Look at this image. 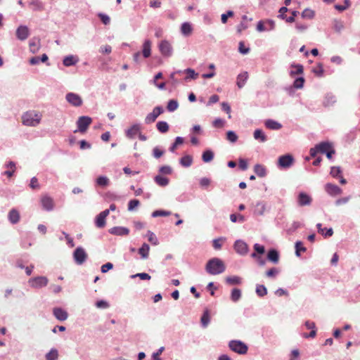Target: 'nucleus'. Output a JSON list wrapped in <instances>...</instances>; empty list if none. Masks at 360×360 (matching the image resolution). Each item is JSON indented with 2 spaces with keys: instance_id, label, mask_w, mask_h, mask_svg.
<instances>
[{
  "instance_id": "nucleus-1",
  "label": "nucleus",
  "mask_w": 360,
  "mask_h": 360,
  "mask_svg": "<svg viewBox=\"0 0 360 360\" xmlns=\"http://www.w3.org/2000/svg\"><path fill=\"white\" fill-rule=\"evenodd\" d=\"M226 266L224 262L218 258L213 257L208 260L205 265V270L207 273L211 275H218L224 272Z\"/></svg>"
},
{
  "instance_id": "nucleus-2",
  "label": "nucleus",
  "mask_w": 360,
  "mask_h": 360,
  "mask_svg": "<svg viewBox=\"0 0 360 360\" xmlns=\"http://www.w3.org/2000/svg\"><path fill=\"white\" fill-rule=\"evenodd\" d=\"M22 124L28 127H36L40 123L41 115L35 111H28L22 116Z\"/></svg>"
},
{
  "instance_id": "nucleus-3",
  "label": "nucleus",
  "mask_w": 360,
  "mask_h": 360,
  "mask_svg": "<svg viewBox=\"0 0 360 360\" xmlns=\"http://www.w3.org/2000/svg\"><path fill=\"white\" fill-rule=\"evenodd\" d=\"M229 347L231 350L238 354H245L248 350V345L240 340H231L229 342Z\"/></svg>"
},
{
  "instance_id": "nucleus-4",
  "label": "nucleus",
  "mask_w": 360,
  "mask_h": 360,
  "mask_svg": "<svg viewBox=\"0 0 360 360\" xmlns=\"http://www.w3.org/2000/svg\"><path fill=\"white\" fill-rule=\"evenodd\" d=\"M91 122L92 119L89 116L79 117L76 122L77 129L75 130L74 132H80L82 134H84L87 131Z\"/></svg>"
},
{
  "instance_id": "nucleus-5",
  "label": "nucleus",
  "mask_w": 360,
  "mask_h": 360,
  "mask_svg": "<svg viewBox=\"0 0 360 360\" xmlns=\"http://www.w3.org/2000/svg\"><path fill=\"white\" fill-rule=\"evenodd\" d=\"M49 279L46 276H36L28 281L29 285L33 288H41L48 285Z\"/></svg>"
},
{
  "instance_id": "nucleus-6",
  "label": "nucleus",
  "mask_w": 360,
  "mask_h": 360,
  "mask_svg": "<svg viewBox=\"0 0 360 360\" xmlns=\"http://www.w3.org/2000/svg\"><path fill=\"white\" fill-rule=\"evenodd\" d=\"M87 254L85 250L82 247H77L73 252V258L75 263L82 265L87 259Z\"/></svg>"
},
{
  "instance_id": "nucleus-7",
  "label": "nucleus",
  "mask_w": 360,
  "mask_h": 360,
  "mask_svg": "<svg viewBox=\"0 0 360 360\" xmlns=\"http://www.w3.org/2000/svg\"><path fill=\"white\" fill-rule=\"evenodd\" d=\"M159 51L164 57H170L173 53L172 44L167 40H162L158 45Z\"/></svg>"
},
{
  "instance_id": "nucleus-8",
  "label": "nucleus",
  "mask_w": 360,
  "mask_h": 360,
  "mask_svg": "<svg viewBox=\"0 0 360 360\" xmlns=\"http://www.w3.org/2000/svg\"><path fill=\"white\" fill-rule=\"evenodd\" d=\"M164 109L162 106H156L153 108V111L148 113L145 117V123L148 124L154 122L158 117L163 113Z\"/></svg>"
},
{
  "instance_id": "nucleus-9",
  "label": "nucleus",
  "mask_w": 360,
  "mask_h": 360,
  "mask_svg": "<svg viewBox=\"0 0 360 360\" xmlns=\"http://www.w3.org/2000/svg\"><path fill=\"white\" fill-rule=\"evenodd\" d=\"M294 162V158L292 155L286 154L281 155L278 160V166L281 168L287 169L290 167Z\"/></svg>"
},
{
  "instance_id": "nucleus-10",
  "label": "nucleus",
  "mask_w": 360,
  "mask_h": 360,
  "mask_svg": "<svg viewBox=\"0 0 360 360\" xmlns=\"http://www.w3.org/2000/svg\"><path fill=\"white\" fill-rule=\"evenodd\" d=\"M66 101L75 107H79L82 105V99L79 95L75 93H68L65 96Z\"/></svg>"
},
{
  "instance_id": "nucleus-11",
  "label": "nucleus",
  "mask_w": 360,
  "mask_h": 360,
  "mask_svg": "<svg viewBox=\"0 0 360 360\" xmlns=\"http://www.w3.org/2000/svg\"><path fill=\"white\" fill-rule=\"evenodd\" d=\"M15 35L18 39L25 41L30 36V30L26 25H20L16 30Z\"/></svg>"
},
{
  "instance_id": "nucleus-12",
  "label": "nucleus",
  "mask_w": 360,
  "mask_h": 360,
  "mask_svg": "<svg viewBox=\"0 0 360 360\" xmlns=\"http://www.w3.org/2000/svg\"><path fill=\"white\" fill-rule=\"evenodd\" d=\"M234 249L237 253L240 255H245L248 253V246L246 243L241 240H237L234 243Z\"/></svg>"
},
{
  "instance_id": "nucleus-13",
  "label": "nucleus",
  "mask_w": 360,
  "mask_h": 360,
  "mask_svg": "<svg viewBox=\"0 0 360 360\" xmlns=\"http://www.w3.org/2000/svg\"><path fill=\"white\" fill-rule=\"evenodd\" d=\"M312 202V198L310 195L304 192H301L297 196V204L299 206L309 205Z\"/></svg>"
},
{
  "instance_id": "nucleus-14",
  "label": "nucleus",
  "mask_w": 360,
  "mask_h": 360,
  "mask_svg": "<svg viewBox=\"0 0 360 360\" xmlns=\"http://www.w3.org/2000/svg\"><path fill=\"white\" fill-rule=\"evenodd\" d=\"M41 203L43 209L46 211H51L54 207L53 199L49 195H44L41 198Z\"/></svg>"
},
{
  "instance_id": "nucleus-15",
  "label": "nucleus",
  "mask_w": 360,
  "mask_h": 360,
  "mask_svg": "<svg viewBox=\"0 0 360 360\" xmlns=\"http://www.w3.org/2000/svg\"><path fill=\"white\" fill-rule=\"evenodd\" d=\"M53 314L56 317V319L60 321H65L68 317V312L60 308V307H55L53 309Z\"/></svg>"
},
{
  "instance_id": "nucleus-16",
  "label": "nucleus",
  "mask_w": 360,
  "mask_h": 360,
  "mask_svg": "<svg viewBox=\"0 0 360 360\" xmlns=\"http://www.w3.org/2000/svg\"><path fill=\"white\" fill-rule=\"evenodd\" d=\"M326 191L330 195H337L342 193V189L335 184L328 183L325 186Z\"/></svg>"
},
{
  "instance_id": "nucleus-17",
  "label": "nucleus",
  "mask_w": 360,
  "mask_h": 360,
  "mask_svg": "<svg viewBox=\"0 0 360 360\" xmlns=\"http://www.w3.org/2000/svg\"><path fill=\"white\" fill-rule=\"evenodd\" d=\"M109 233L115 236H127L129 233V229L123 226H115L109 229Z\"/></svg>"
},
{
  "instance_id": "nucleus-18",
  "label": "nucleus",
  "mask_w": 360,
  "mask_h": 360,
  "mask_svg": "<svg viewBox=\"0 0 360 360\" xmlns=\"http://www.w3.org/2000/svg\"><path fill=\"white\" fill-rule=\"evenodd\" d=\"M141 126L139 124H134L130 128L126 130V136L129 139H134L135 136L140 132Z\"/></svg>"
},
{
  "instance_id": "nucleus-19",
  "label": "nucleus",
  "mask_w": 360,
  "mask_h": 360,
  "mask_svg": "<svg viewBox=\"0 0 360 360\" xmlns=\"http://www.w3.org/2000/svg\"><path fill=\"white\" fill-rule=\"evenodd\" d=\"M8 219L12 224H16L20 219L19 212L16 209H11L8 212Z\"/></svg>"
},
{
  "instance_id": "nucleus-20",
  "label": "nucleus",
  "mask_w": 360,
  "mask_h": 360,
  "mask_svg": "<svg viewBox=\"0 0 360 360\" xmlns=\"http://www.w3.org/2000/svg\"><path fill=\"white\" fill-rule=\"evenodd\" d=\"M151 41L149 39H146L143 44L142 55L143 58H147L151 55Z\"/></svg>"
},
{
  "instance_id": "nucleus-21",
  "label": "nucleus",
  "mask_w": 360,
  "mask_h": 360,
  "mask_svg": "<svg viewBox=\"0 0 360 360\" xmlns=\"http://www.w3.org/2000/svg\"><path fill=\"white\" fill-rule=\"evenodd\" d=\"M79 61V58L76 56L70 55L63 58V63L65 67L75 65Z\"/></svg>"
},
{
  "instance_id": "nucleus-22",
  "label": "nucleus",
  "mask_w": 360,
  "mask_h": 360,
  "mask_svg": "<svg viewBox=\"0 0 360 360\" xmlns=\"http://www.w3.org/2000/svg\"><path fill=\"white\" fill-rule=\"evenodd\" d=\"M316 147L319 151L322 154H324L327 150L333 147V144L328 141H323L316 145Z\"/></svg>"
},
{
  "instance_id": "nucleus-23",
  "label": "nucleus",
  "mask_w": 360,
  "mask_h": 360,
  "mask_svg": "<svg viewBox=\"0 0 360 360\" xmlns=\"http://www.w3.org/2000/svg\"><path fill=\"white\" fill-rule=\"evenodd\" d=\"M248 79V72H243L240 74H239L237 77V82L236 84L239 89L243 88L247 80Z\"/></svg>"
},
{
  "instance_id": "nucleus-24",
  "label": "nucleus",
  "mask_w": 360,
  "mask_h": 360,
  "mask_svg": "<svg viewBox=\"0 0 360 360\" xmlns=\"http://www.w3.org/2000/svg\"><path fill=\"white\" fill-rule=\"evenodd\" d=\"M266 127L272 130H279L282 128V124L277 121L274 120H266L264 123Z\"/></svg>"
},
{
  "instance_id": "nucleus-25",
  "label": "nucleus",
  "mask_w": 360,
  "mask_h": 360,
  "mask_svg": "<svg viewBox=\"0 0 360 360\" xmlns=\"http://www.w3.org/2000/svg\"><path fill=\"white\" fill-rule=\"evenodd\" d=\"M29 6L34 11H41L44 10V5L40 0H31Z\"/></svg>"
},
{
  "instance_id": "nucleus-26",
  "label": "nucleus",
  "mask_w": 360,
  "mask_h": 360,
  "mask_svg": "<svg viewBox=\"0 0 360 360\" xmlns=\"http://www.w3.org/2000/svg\"><path fill=\"white\" fill-rule=\"evenodd\" d=\"M336 103V98L334 95L331 94H328L326 95L324 100L323 101V105L324 107H330L333 106Z\"/></svg>"
},
{
  "instance_id": "nucleus-27",
  "label": "nucleus",
  "mask_w": 360,
  "mask_h": 360,
  "mask_svg": "<svg viewBox=\"0 0 360 360\" xmlns=\"http://www.w3.org/2000/svg\"><path fill=\"white\" fill-rule=\"evenodd\" d=\"M254 172L259 177H264L267 174L266 167L260 164H256L254 166Z\"/></svg>"
},
{
  "instance_id": "nucleus-28",
  "label": "nucleus",
  "mask_w": 360,
  "mask_h": 360,
  "mask_svg": "<svg viewBox=\"0 0 360 360\" xmlns=\"http://www.w3.org/2000/svg\"><path fill=\"white\" fill-rule=\"evenodd\" d=\"M316 227L318 229V232L325 237H330L333 234V230L332 228L329 229H323L322 224L321 223H318L316 224Z\"/></svg>"
},
{
  "instance_id": "nucleus-29",
  "label": "nucleus",
  "mask_w": 360,
  "mask_h": 360,
  "mask_svg": "<svg viewBox=\"0 0 360 360\" xmlns=\"http://www.w3.org/2000/svg\"><path fill=\"white\" fill-rule=\"evenodd\" d=\"M267 258L274 264H277L279 259V255L278 251L274 249H271L268 252Z\"/></svg>"
},
{
  "instance_id": "nucleus-30",
  "label": "nucleus",
  "mask_w": 360,
  "mask_h": 360,
  "mask_svg": "<svg viewBox=\"0 0 360 360\" xmlns=\"http://www.w3.org/2000/svg\"><path fill=\"white\" fill-rule=\"evenodd\" d=\"M253 136H254L255 139L258 140L262 143L266 141V140H267V137L265 135L264 132L262 129H259L255 130Z\"/></svg>"
},
{
  "instance_id": "nucleus-31",
  "label": "nucleus",
  "mask_w": 360,
  "mask_h": 360,
  "mask_svg": "<svg viewBox=\"0 0 360 360\" xmlns=\"http://www.w3.org/2000/svg\"><path fill=\"white\" fill-rule=\"evenodd\" d=\"M193 31L192 26L189 22H184L181 26V32L184 36H189Z\"/></svg>"
},
{
  "instance_id": "nucleus-32",
  "label": "nucleus",
  "mask_w": 360,
  "mask_h": 360,
  "mask_svg": "<svg viewBox=\"0 0 360 360\" xmlns=\"http://www.w3.org/2000/svg\"><path fill=\"white\" fill-rule=\"evenodd\" d=\"M150 246L147 243H143L139 249V253L141 255L142 259H147L148 257Z\"/></svg>"
},
{
  "instance_id": "nucleus-33",
  "label": "nucleus",
  "mask_w": 360,
  "mask_h": 360,
  "mask_svg": "<svg viewBox=\"0 0 360 360\" xmlns=\"http://www.w3.org/2000/svg\"><path fill=\"white\" fill-rule=\"evenodd\" d=\"M155 182L160 186H166L169 184V179L160 175H157L154 178Z\"/></svg>"
},
{
  "instance_id": "nucleus-34",
  "label": "nucleus",
  "mask_w": 360,
  "mask_h": 360,
  "mask_svg": "<svg viewBox=\"0 0 360 360\" xmlns=\"http://www.w3.org/2000/svg\"><path fill=\"white\" fill-rule=\"evenodd\" d=\"M5 166L9 169L5 171L4 174L6 175L8 177H11L13 175L15 170V163L13 161H10Z\"/></svg>"
},
{
  "instance_id": "nucleus-35",
  "label": "nucleus",
  "mask_w": 360,
  "mask_h": 360,
  "mask_svg": "<svg viewBox=\"0 0 360 360\" xmlns=\"http://www.w3.org/2000/svg\"><path fill=\"white\" fill-rule=\"evenodd\" d=\"M179 162H180V164L181 165V166H183L184 167H188L192 165L193 158L189 155H186L182 157L180 159Z\"/></svg>"
},
{
  "instance_id": "nucleus-36",
  "label": "nucleus",
  "mask_w": 360,
  "mask_h": 360,
  "mask_svg": "<svg viewBox=\"0 0 360 360\" xmlns=\"http://www.w3.org/2000/svg\"><path fill=\"white\" fill-rule=\"evenodd\" d=\"M158 130L161 133H166L169 130V124L165 121H159L156 124Z\"/></svg>"
},
{
  "instance_id": "nucleus-37",
  "label": "nucleus",
  "mask_w": 360,
  "mask_h": 360,
  "mask_svg": "<svg viewBox=\"0 0 360 360\" xmlns=\"http://www.w3.org/2000/svg\"><path fill=\"white\" fill-rule=\"evenodd\" d=\"M96 184L101 187L108 186L110 184L109 179L105 176H100L96 179Z\"/></svg>"
},
{
  "instance_id": "nucleus-38",
  "label": "nucleus",
  "mask_w": 360,
  "mask_h": 360,
  "mask_svg": "<svg viewBox=\"0 0 360 360\" xmlns=\"http://www.w3.org/2000/svg\"><path fill=\"white\" fill-rule=\"evenodd\" d=\"M241 290L238 288H233L231 291V299L233 302H238L241 298Z\"/></svg>"
},
{
  "instance_id": "nucleus-39",
  "label": "nucleus",
  "mask_w": 360,
  "mask_h": 360,
  "mask_svg": "<svg viewBox=\"0 0 360 360\" xmlns=\"http://www.w3.org/2000/svg\"><path fill=\"white\" fill-rule=\"evenodd\" d=\"M255 292L257 296L262 297L267 294V289L264 285L257 284L256 285Z\"/></svg>"
},
{
  "instance_id": "nucleus-40",
  "label": "nucleus",
  "mask_w": 360,
  "mask_h": 360,
  "mask_svg": "<svg viewBox=\"0 0 360 360\" xmlns=\"http://www.w3.org/2000/svg\"><path fill=\"white\" fill-rule=\"evenodd\" d=\"M46 360H57L58 352L56 349L52 348L45 356Z\"/></svg>"
},
{
  "instance_id": "nucleus-41",
  "label": "nucleus",
  "mask_w": 360,
  "mask_h": 360,
  "mask_svg": "<svg viewBox=\"0 0 360 360\" xmlns=\"http://www.w3.org/2000/svg\"><path fill=\"white\" fill-rule=\"evenodd\" d=\"M214 158V153L211 150H206L203 152L202 159L205 162H209Z\"/></svg>"
},
{
  "instance_id": "nucleus-42",
  "label": "nucleus",
  "mask_w": 360,
  "mask_h": 360,
  "mask_svg": "<svg viewBox=\"0 0 360 360\" xmlns=\"http://www.w3.org/2000/svg\"><path fill=\"white\" fill-rule=\"evenodd\" d=\"M179 108V103L175 99L169 100L167 103V110L169 112H174Z\"/></svg>"
},
{
  "instance_id": "nucleus-43",
  "label": "nucleus",
  "mask_w": 360,
  "mask_h": 360,
  "mask_svg": "<svg viewBox=\"0 0 360 360\" xmlns=\"http://www.w3.org/2000/svg\"><path fill=\"white\" fill-rule=\"evenodd\" d=\"M183 143H184V138H182L181 136L176 137L174 142L172 144V146L169 148L170 152L174 153L176 148L179 146L181 145Z\"/></svg>"
},
{
  "instance_id": "nucleus-44",
  "label": "nucleus",
  "mask_w": 360,
  "mask_h": 360,
  "mask_svg": "<svg viewBox=\"0 0 360 360\" xmlns=\"http://www.w3.org/2000/svg\"><path fill=\"white\" fill-rule=\"evenodd\" d=\"M241 281V278L237 276H229L226 278V283L231 285H239Z\"/></svg>"
},
{
  "instance_id": "nucleus-45",
  "label": "nucleus",
  "mask_w": 360,
  "mask_h": 360,
  "mask_svg": "<svg viewBox=\"0 0 360 360\" xmlns=\"http://www.w3.org/2000/svg\"><path fill=\"white\" fill-rule=\"evenodd\" d=\"M200 321H201L202 326L203 328H206L208 326V324L210 321V315H209V312L207 310H206L204 312V314H202Z\"/></svg>"
},
{
  "instance_id": "nucleus-46",
  "label": "nucleus",
  "mask_w": 360,
  "mask_h": 360,
  "mask_svg": "<svg viewBox=\"0 0 360 360\" xmlns=\"http://www.w3.org/2000/svg\"><path fill=\"white\" fill-rule=\"evenodd\" d=\"M292 68H295V70H292L290 71V76H294L295 75H300L303 72V66L302 65L297 64V65H292Z\"/></svg>"
},
{
  "instance_id": "nucleus-47",
  "label": "nucleus",
  "mask_w": 360,
  "mask_h": 360,
  "mask_svg": "<svg viewBox=\"0 0 360 360\" xmlns=\"http://www.w3.org/2000/svg\"><path fill=\"white\" fill-rule=\"evenodd\" d=\"M295 255L297 257L300 256V252H305L307 250L306 248L303 246V244L301 241H297L295 243Z\"/></svg>"
},
{
  "instance_id": "nucleus-48",
  "label": "nucleus",
  "mask_w": 360,
  "mask_h": 360,
  "mask_svg": "<svg viewBox=\"0 0 360 360\" xmlns=\"http://www.w3.org/2000/svg\"><path fill=\"white\" fill-rule=\"evenodd\" d=\"M95 223L98 228H103L105 226V218L101 214H98L96 217Z\"/></svg>"
},
{
  "instance_id": "nucleus-49",
  "label": "nucleus",
  "mask_w": 360,
  "mask_h": 360,
  "mask_svg": "<svg viewBox=\"0 0 360 360\" xmlns=\"http://www.w3.org/2000/svg\"><path fill=\"white\" fill-rule=\"evenodd\" d=\"M225 240L226 239L222 237L214 239L212 241L213 248L215 250L221 249V248L222 246V243L225 241Z\"/></svg>"
},
{
  "instance_id": "nucleus-50",
  "label": "nucleus",
  "mask_w": 360,
  "mask_h": 360,
  "mask_svg": "<svg viewBox=\"0 0 360 360\" xmlns=\"http://www.w3.org/2000/svg\"><path fill=\"white\" fill-rule=\"evenodd\" d=\"M170 214H171V212H169V211L159 210L154 211L152 213L151 216L153 217H167V216H169Z\"/></svg>"
},
{
  "instance_id": "nucleus-51",
  "label": "nucleus",
  "mask_w": 360,
  "mask_h": 360,
  "mask_svg": "<svg viewBox=\"0 0 360 360\" xmlns=\"http://www.w3.org/2000/svg\"><path fill=\"white\" fill-rule=\"evenodd\" d=\"M30 51L32 52L33 53L38 51V50L39 49V41H37L35 39L30 40Z\"/></svg>"
},
{
  "instance_id": "nucleus-52",
  "label": "nucleus",
  "mask_w": 360,
  "mask_h": 360,
  "mask_svg": "<svg viewBox=\"0 0 360 360\" xmlns=\"http://www.w3.org/2000/svg\"><path fill=\"white\" fill-rule=\"evenodd\" d=\"M184 72H186L188 75L187 77L185 78L186 79H195L198 76V74L196 73L195 72V70L191 68L186 69L184 70Z\"/></svg>"
},
{
  "instance_id": "nucleus-53",
  "label": "nucleus",
  "mask_w": 360,
  "mask_h": 360,
  "mask_svg": "<svg viewBox=\"0 0 360 360\" xmlns=\"http://www.w3.org/2000/svg\"><path fill=\"white\" fill-rule=\"evenodd\" d=\"M226 139L231 143H236L238 139L237 134L233 131H229L226 133Z\"/></svg>"
},
{
  "instance_id": "nucleus-54",
  "label": "nucleus",
  "mask_w": 360,
  "mask_h": 360,
  "mask_svg": "<svg viewBox=\"0 0 360 360\" xmlns=\"http://www.w3.org/2000/svg\"><path fill=\"white\" fill-rule=\"evenodd\" d=\"M265 211V205L264 203L259 202L257 203L255 213L257 215H263Z\"/></svg>"
},
{
  "instance_id": "nucleus-55",
  "label": "nucleus",
  "mask_w": 360,
  "mask_h": 360,
  "mask_svg": "<svg viewBox=\"0 0 360 360\" xmlns=\"http://www.w3.org/2000/svg\"><path fill=\"white\" fill-rule=\"evenodd\" d=\"M344 2H345L344 6H342V5H340V4H335V8L340 12H342V11H345L346 9H347L350 6L351 2L349 0H345Z\"/></svg>"
},
{
  "instance_id": "nucleus-56",
  "label": "nucleus",
  "mask_w": 360,
  "mask_h": 360,
  "mask_svg": "<svg viewBox=\"0 0 360 360\" xmlns=\"http://www.w3.org/2000/svg\"><path fill=\"white\" fill-rule=\"evenodd\" d=\"M140 202L139 200H131L128 203V210L129 212L134 211L136 207L139 206Z\"/></svg>"
},
{
  "instance_id": "nucleus-57",
  "label": "nucleus",
  "mask_w": 360,
  "mask_h": 360,
  "mask_svg": "<svg viewBox=\"0 0 360 360\" xmlns=\"http://www.w3.org/2000/svg\"><path fill=\"white\" fill-rule=\"evenodd\" d=\"M333 28L336 32H340L344 29V24L340 20H335L333 21Z\"/></svg>"
},
{
  "instance_id": "nucleus-58",
  "label": "nucleus",
  "mask_w": 360,
  "mask_h": 360,
  "mask_svg": "<svg viewBox=\"0 0 360 360\" xmlns=\"http://www.w3.org/2000/svg\"><path fill=\"white\" fill-rule=\"evenodd\" d=\"M304 83V79L302 77L297 78L293 82V86L295 89H302Z\"/></svg>"
},
{
  "instance_id": "nucleus-59",
  "label": "nucleus",
  "mask_w": 360,
  "mask_h": 360,
  "mask_svg": "<svg viewBox=\"0 0 360 360\" xmlns=\"http://www.w3.org/2000/svg\"><path fill=\"white\" fill-rule=\"evenodd\" d=\"M147 236L148 237V240L154 245H156L158 244V240L156 237V236L150 231H148L147 232Z\"/></svg>"
},
{
  "instance_id": "nucleus-60",
  "label": "nucleus",
  "mask_w": 360,
  "mask_h": 360,
  "mask_svg": "<svg viewBox=\"0 0 360 360\" xmlns=\"http://www.w3.org/2000/svg\"><path fill=\"white\" fill-rule=\"evenodd\" d=\"M342 173L341 168L340 167H332L330 169V175L333 177H339Z\"/></svg>"
},
{
  "instance_id": "nucleus-61",
  "label": "nucleus",
  "mask_w": 360,
  "mask_h": 360,
  "mask_svg": "<svg viewBox=\"0 0 360 360\" xmlns=\"http://www.w3.org/2000/svg\"><path fill=\"white\" fill-rule=\"evenodd\" d=\"M302 16L304 18L311 19L314 16V12L310 9L306 8L302 11Z\"/></svg>"
},
{
  "instance_id": "nucleus-62",
  "label": "nucleus",
  "mask_w": 360,
  "mask_h": 360,
  "mask_svg": "<svg viewBox=\"0 0 360 360\" xmlns=\"http://www.w3.org/2000/svg\"><path fill=\"white\" fill-rule=\"evenodd\" d=\"M98 16L99 17V18L101 19V20L102 21V22L104 25H108L110 23V18L108 15H106L105 13H99L98 14Z\"/></svg>"
},
{
  "instance_id": "nucleus-63",
  "label": "nucleus",
  "mask_w": 360,
  "mask_h": 360,
  "mask_svg": "<svg viewBox=\"0 0 360 360\" xmlns=\"http://www.w3.org/2000/svg\"><path fill=\"white\" fill-rule=\"evenodd\" d=\"M159 172L163 174H170L172 172V169L168 165H164L160 167Z\"/></svg>"
},
{
  "instance_id": "nucleus-64",
  "label": "nucleus",
  "mask_w": 360,
  "mask_h": 360,
  "mask_svg": "<svg viewBox=\"0 0 360 360\" xmlns=\"http://www.w3.org/2000/svg\"><path fill=\"white\" fill-rule=\"evenodd\" d=\"M165 350L164 347H160L156 352H154L152 355V358L153 360H162L161 358H160V355Z\"/></svg>"
}]
</instances>
